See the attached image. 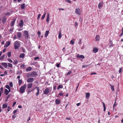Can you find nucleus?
I'll use <instances>...</instances> for the list:
<instances>
[{
	"mask_svg": "<svg viewBox=\"0 0 123 123\" xmlns=\"http://www.w3.org/2000/svg\"><path fill=\"white\" fill-rule=\"evenodd\" d=\"M37 75V74L36 72L33 71L31 73H28L26 75V76L28 77H36Z\"/></svg>",
	"mask_w": 123,
	"mask_h": 123,
	"instance_id": "obj_1",
	"label": "nucleus"
},
{
	"mask_svg": "<svg viewBox=\"0 0 123 123\" xmlns=\"http://www.w3.org/2000/svg\"><path fill=\"white\" fill-rule=\"evenodd\" d=\"M26 86V85L25 84L20 87V91L21 93H23L25 92Z\"/></svg>",
	"mask_w": 123,
	"mask_h": 123,
	"instance_id": "obj_2",
	"label": "nucleus"
},
{
	"mask_svg": "<svg viewBox=\"0 0 123 123\" xmlns=\"http://www.w3.org/2000/svg\"><path fill=\"white\" fill-rule=\"evenodd\" d=\"M14 47L15 49H18L20 45V44L18 41H17L14 42Z\"/></svg>",
	"mask_w": 123,
	"mask_h": 123,
	"instance_id": "obj_3",
	"label": "nucleus"
},
{
	"mask_svg": "<svg viewBox=\"0 0 123 123\" xmlns=\"http://www.w3.org/2000/svg\"><path fill=\"white\" fill-rule=\"evenodd\" d=\"M24 36L25 38L27 39L28 38L29 36L28 31H24Z\"/></svg>",
	"mask_w": 123,
	"mask_h": 123,
	"instance_id": "obj_4",
	"label": "nucleus"
},
{
	"mask_svg": "<svg viewBox=\"0 0 123 123\" xmlns=\"http://www.w3.org/2000/svg\"><path fill=\"white\" fill-rule=\"evenodd\" d=\"M81 11L80 9L78 8L75 9V12L76 14L80 15L81 14Z\"/></svg>",
	"mask_w": 123,
	"mask_h": 123,
	"instance_id": "obj_5",
	"label": "nucleus"
},
{
	"mask_svg": "<svg viewBox=\"0 0 123 123\" xmlns=\"http://www.w3.org/2000/svg\"><path fill=\"white\" fill-rule=\"evenodd\" d=\"M49 88H46L44 91H43V93L44 94H46L49 93Z\"/></svg>",
	"mask_w": 123,
	"mask_h": 123,
	"instance_id": "obj_6",
	"label": "nucleus"
},
{
	"mask_svg": "<svg viewBox=\"0 0 123 123\" xmlns=\"http://www.w3.org/2000/svg\"><path fill=\"white\" fill-rule=\"evenodd\" d=\"M11 44V42L10 41L7 42L5 43L4 45V47L6 48L10 45Z\"/></svg>",
	"mask_w": 123,
	"mask_h": 123,
	"instance_id": "obj_7",
	"label": "nucleus"
},
{
	"mask_svg": "<svg viewBox=\"0 0 123 123\" xmlns=\"http://www.w3.org/2000/svg\"><path fill=\"white\" fill-rule=\"evenodd\" d=\"M103 2L101 1L100 2L98 5V8L99 9H100L103 6Z\"/></svg>",
	"mask_w": 123,
	"mask_h": 123,
	"instance_id": "obj_8",
	"label": "nucleus"
},
{
	"mask_svg": "<svg viewBox=\"0 0 123 123\" xmlns=\"http://www.w3.org/2000/svg\"><path fill=\"white\" fill-rule=\"evenodd\" d=\"M34 80V78H28L27 80V81L28 82H31Z\"/></svg>",
	"mask_w": 123,
	"mask_h": 123,
	"instance_id": "obj_9",
	"label": "nucleus"
},
{
	"mask_svg": "<svg viewBox=\"0 0 123 123\" xmlns=\"http://www.w3.org/2000/svg\"><path fill=\"white\" fill-rule=\"evenodd\" d=\"M98 50V49L96 47H94L93 49V52L94 53H96L97 52Z\"/></svg>",
	"mask_w": 123,
	"mask_h": 123,
	"instance_id": "obj_10",
	"label": "nucleus"
},
{
	"mask_svg": "<svg viewBox=\"0 0 123 123\" xmlns=\"http://www.w3.org/2000/svg\"><path fill=\"white\" fill-rule=\"evenodd\" d=\"M49 13H48L47 14V16L46 19V21L47 23H49Z\"/></svg>",
	"mask_w": 123,
	"mask_h": 123,
	"instance_id": "obj_11",
	"label": "nucleus"
},
{
	"mask_svg": "<svg viewBox=\"0 0 123 123\" xmlns=\"http://www.w3.org/2000/svg\"><path fill=\"white\" fill-rule=\"evenodd\" d=\"M32 68L31 67H27L26 69V72H28L31 71L32 70Z\"/></svg>",
	"mask_w": 123,
	"mask_h": 123,
	"instance_id": "obj_12",
	"label": "nucleus"
},
{
	"mask_svg": "<svg viewBox=\"0 0 123 123\" xmlns=\"http://www.w3.org/2000/svg\"><path fill=\"white\" fill-rule=\"evenodd\" d=\"M76 57L77 58H81L82 59H84L85 58L84 55H80L79 54L76 55Z\"/></svg>",
	"mask_w": 123,
	"mask_h": 123,
	"instance_id": "obj_13",
	"label": "nucleus"
},
{
	"mask_svg": "<svg viewBox=\"0 0 123 123\" xmlns=\"http://www.w3.org/2000/svg\"><path fill=\"white\" fill-rule=\"evenodd\" d=\"M36 88V90L37 91V92L36 93V95L37 96H38L39 94V88L38 87H36L35 89Z\"/></svg>",
	"mask_w": 123,
	"mask_h": 123,
	"instance_id": "obj_14",
	"label": "nucleus"
},
{
	"mask_svg": "<svg viewBox=\"0 0 123 123\" xmlns=\"http://www.w3.org/2000/svg\"><path fill=\"white\" fill-rule=\"evenodd\" d=\"M2 65L5 68H6L8 66L6 62H3L1 63Z\"/></svg>",
	"mask_w": 123,
	"mask_h": 123,
	"instance_id": "obj_15",
	"label": "nucleus"
},
{
	"mask_svg": "<svg viewBox=\"0 0 123 123\" xmlns=\"http://www.w3.org/2000/svg\"><path fill=\"white\" fill-rule=\"evenodd\" d=\"M20 23L19 24V26L20 27H22L23 26L24 23L23 21L22 20H21L20 21Z\"/></svg>",
	"mask_w": 123,
	"mask_h": 123,
	"instance_id": "obj_16",
	"label": "nucleus"
},
{
	"mask_svg": "<svg viewBox=\"0 0 123 123\" xmlns=\"http://www.w3.org/2000/svg\"><path fill=\"white\" fill-rule=\"evenodd\" d=\"M21 32H18L17 33V37L19 38H20L21 37Z\"/></svg>",
	"mask_w": 123,
	"mask_h": 123,
	"instance_id": "obj_17",
	"label": "nucleus"
},
{
	"mask_svg": "<svg viewBox=\"0 0 123 123\" xmlns=\"http://www.w3.org/2000/svg\"><path fill=\"white\" fill-rule=\"evenodd\" d=\"M15 19H13L12 22L11 23V27H12L14 26V24L15 23Z\"/></svg>",
	"mask_w": 123,
	"mask_h": 123,
	"instance_id": "obj_18",
	"label": "nucleus"
},
{
	"mask_svg": "<svg viewBox=\"0 0 123 123\" xmlns=\"http://www.w3.org/2000/svg\"><path fill=\"white\" fill-rule=\"evenodd\" d=\"M110 45L109 47L110 48H111L113 46V42L112 41L110 40L109 41Z\"/></svg>",
	"mask_w": 123,
	"mask_h": 123,
	"instance_id": "obj_19",
	"label": "nucleus"
},
{
	"mask_svg": "<svg viewBox=\"0 0 123 123\" xmlns=\"http://www.w3.org/2000/svg\"><path fill=\"white\" fill-rule=\"evenodd\" d=\"M32 86V83H29L27 84V89H30L31 88Z\"/></svg>",
	"mask_w": 123,
	"mask_h": 123,
	"instance_id": "obj_20",
	"label": "nucleus"
},
{
	"mask_svg": "<svg viewBox=\"0 0 123 123\" xmlns=\"http://www.w3.org/2000/svg\"><path fill=\"white\" fill-rule=\"evenodd\" d=\"M7 107V103L4 104L2 105V108L3 109L6 108Z\"/></svg>",
	"mask_w": 123,
	"mask_h": 123,
	"instance_id": "obj_21",
	"label": "nucleus"
},
{
	"mask_svg": "<svg viewBox=\"0 0 123 123\" xmlns=\"http://www.w3.org/2000/svg\"><path fill=\"white\" fill-rule=\"evenodd\" d=\"M60 99H57L55 100V103L57 104H59L60 103Z\"/></svg>",
	"mask_w": 123,
	"mask_h": 123,
	"instance_id": "obj_22",
	"label": "nucleus"
},
{
	"mask_svg": "<svg viewBox=\"0 0 123 123\" xmlns=\"http://www.w3.org/2000/svg\"><path fill=\"white\" fill-rule=\"evenodd\" d=\"M25 54L24 53H22L19 55V57L20 58H23L25 57Z\"/></svg>",
	"mask_w": 123,
	"mask_h": 123,
	"instance_id": "obj_23",
	"label": "nucleus"
},
{
	"mask_svg": "<svg viewBox=\"0 0 123 123\" xmlns=\"http://www.w3.org/2000/svg\"><path fill=\"white\" fill-rule=\"evenodd\" d=\"M99 37L98 35L96 36L95 37V40L96 41H98L99 40Z\"/></svg>",
	"mask_w": 123,
	"mask_h": 123,
	"instance_id": "obj_24",
	"label": "nucleus"
},
{
	"mask_svg": "<svg viewBox=\"0 0 123 123\" xmlns=\"http://www.w3.org/2000/svg\"><path fill=\"white\" fill-rule=\"evenodd\" d=\"M49 31H46L45 33L44 37H47Z\"/></svg>",
	"mask_w": 123,
	"mask_h": 123,
	"instance_id": "obj_25",
	"label": "nucleus"
},
{
	"mask_svg": "<svg viewBox=\"0 0 123 123\" xmlns=\"http://www.w3.org/2000/svg\"><path fill=\"white\" fill-rule=\"evenodd\" d=\"M62 37V35L61 33V30H60L59 32L58 35V38L59 39H60Z\"/></svg>",
	"mask_w": 123,
	"mask_h": 123,
	"instance_id": "obj_26",
	"label": "nucleus"
},
{
	"mask_svg": "<svg viewBox=\"0 0 123 123\" xmlns=\"http://www.w3.org/2000/svg\"><path fill=\"white\" fill-rule=\"evenodd\" d=\"M90 96V94L89 93H87L86 94V97L87 98H89Z\"/></svg>",
	"mask_w": 123,
	"mask_h": 123,
	"instance_id": "obj_27",
	"label": "nucleus"
},
{
	"mask_svg": "<svg viewBox=\"0 0 123 123\" xmlns=\"http://www.w3.org/2000/svg\"><path fill=\"white\" fill-rule=\"evenodd\" d=\"M18 85L19 86H20L21 85V84L22 83V80H20L19 79H18Z\"/></svg>",
	"mask_w": 123,
	"mask_h": 123,
	"instance_id": "obj_28",
	"label": "nucleus"
},
{
	"mask_svg": "<svg viewBox=\"0 0 123 123\" xmlns=\"http://www.w3.org/2000/svg\"><path fill=\"white\" fill-rule=\"evenodd\" d=\"M46 14V12H44V15H43L41 18V19L42 20H43Z\"/></svg>",
	"mask_w": 123,
	"mask_h": 123,
	"instance_id": "obj_29",
	"label": "nucleus"
},
{
	"mask_svg": "<svg viewBox=\"0 0 123 123\" xmlns=\"http://www.w3.org/2000/svg\"><path fill=\"white\" fill-rule=\"evenodd\" d=\"M5 94L6 95H7L9 93L8 90L6 89H5Z\"/></svg>",
	"mask_w": 123,
	"mask_h": 123,
	"instance_id": "obj_30",
	"label": "nucleus"
},
{
	"mask_svg": "<svg viewBox=\"0 0 123 123\" xmlns=\"http://www.w3.org/2000/svg\"><path fill=\"white\" fill-rule=\"evenodd\" d=\"M110 86L111 87V89L112 91H114V86L113 85H111L110 84Z\"/></svg>",
	"mask_w": 123,
	"mask_h": 123,
	"instance_id": "obj_31",
	"label": "nucleus"
},
{
	"mask_svg": "<svg viewBox=\"0 0 123 123\" xmlns=\"http://www.w3.org/2000/svg\"><path fill=\"white\" fill-rule=\"evenodd\" d=\"M63 86L61 85H59L57 88V90H59L60 88H63Z\"/></svg>",
	"mask_w": 123,
	"mask_h": 123,
	"instance_id": "obj_32",
	"label": "nucleus"
},
{
	"mask_svg": "<svg viewBox=\"0 0 123 123\" xmlns=\"http://www.w3.org/2000/svg\"><path fill=\"white\" fill-rule=\"evenodd\" d=\"M63 94L62 92H60V93L57 96V97L59 98L60 96H63Z\"/></svg>",
	"mask_w": 123,
	"mask_h": 123,
	"instance_id": "obj_33",
	"label": "nucleus"
},
{
	"mask_svg": "<svg viewBox=\"0 0 123 123\" xmlns=\"http://www.w3.org/2000/svg\"><path fill=\"white\" fill-rule=\"evenodd\" d=\"M25 4H23L21 5V8L22 9H24L25 7Z\"/></svg>",
	"mask_w": 123,
	"mask_h": 123,
	"instance_id": "obj_34",
	"label": "nucleus"
},
{
	"mask_svg": "<svg viewBox=\"0 0 123 123\" xmlns=\"http://www.w3.org/2000/svg\"><path fill=\"white\" fill-rule=\"evenodd\" d=\"M103 103L104 107V111H105L106 110V106L105 103L104 102H103Z\"/></svg>",
	"mask_w": 123,
	"mask_h": 123,
	"instance_id": "obj_35",
	"label": "nucleus"
},
{
	"mask_svg": "<svg viewBox=\"0 0 123 123\" xmlns=\"http://www.w3.org/2000/svg\"><path fill=\"white\" fill-rule=\"evenodd\" d=\"M8 66L9 67L12 68V64L10 63H8Z\"/></svg>",
	"mask_w": 123,
	"mask_h": 123,
	"instance_id": "obj_36",
	"label": "nucleus"
},
{
	"mask_svg": "<svg viewBox=\"0 0 123 123\" xmlns=\"http://www.w3.org/2000/svg\"><path fill=\"white\" fill-rule=\"evenodd\" d=\"M18 63V61L17 60H16L14 62H13V64L15 65L17 64Z\"/></svg>",
	"mask_w": 123,
	"mask_h": 123,
	"instance_id": "obj_37",
	"label": "nucleus"
},
{
	"mask_svg": "<svg viewBox=\"0 0 123 123\" xmlns=\"http://www.w3.org/2000/svg\"><path fill=\"white\" fill-rule=\"evenodd\" d=\"M10 94H9L7 96L6 99L5 100V102H7V101L8 100V99L10 97Z\"/></svg>",
	"mask_w": 123,
	"mask_h": 123,
	"instance_id": "obj_38",
	"label": "nucleus"
},
{
	"mask_svg": "<svg viewBox=\"0 0 123 123\" xmlns=\"http://www.w3.org/2000/svg\"><path fill=\"white\" fill-rule=\"evenodd\" d=\"M11 55V52H10L8 53L7 54V55L9 57H10Z\"/></svg>",
	"mask_w": 123,
	"mask_h": 123,
	"instance_id": "obj_39",
	"label": "nucleus"
},
{
	"mask_svg": "<svg viewBox=\"0 0 123 123\" xmlns=\"http://www.w3.org/2000/svg\"><path fill=\"white\" fill-rule=\"evenodd\" d=\"M10 15V13L9 12H7L5 14V16H9Z\"/></svg>",
	"mask_w": 123,
	"mask_h": 123,
	"instance_id": "obj_40",
	"label": "nucleus"
},
{
	"mask_svg": "<svg viewBox=\"0 0 123 123\" xmlns=\"http://www.w3.org/2000/svg\"><path fill=\"white\" fill-rule=\"evenodd\" d=\"M5 87L7 89H10V86L8 85H6L5 86Z\"/></svg>",
	"mask_w": 123,
	"mask_h": 123,
	"instance_id": "obj_41",
	"label": "nucleus"
},
{
	"mask_svg": "<svg viewBox=\"0 0 123 123\" xmlns=\"http://www.w3.org/2000/svg\"><path fill=\"white\" fill-rule=\"evenodd\" d=\"M122 68H120L119 69V73L120 74H121V73L122 71Z\"/></svg>",
	"mask_w": 123,
	"mask_h": 123,
	"instance_id": "obj_42",
	"label": "nucleus"
},
{
	"mask_svg": "<svg viewBox=\"0 0 123 123\" xmlns=\"http://www.w3.org/2000/svg\"><path fill=\"white\" fill-rule=\"evenodd\" d=\"M8 61L10 63H12L13 62V61L11 59L8 58L7 59Z\"/></svg>",
	"mask_w": 123,
	"mask_h": 123,
	"instance_id": "obj_43",
	"label": "nucleus"
},
{
	"mask_svg": "<svg viewBox=\"0 0 123 123\" xmlns=\"http://www.w3.org/2000/svg\"><path fill=\"white\" fill-rule=\"evenodd\" d=\"M9 85L11 87L13 86V84L12 82H11L9 83Z\"/></svg>",
	"mask_w": 123,
	"mask_h": 123,
	"instance_id": "obj_44",
	"label": "nucleus"
},
{
	"mask_svg": "<svg viewBox=\"0 0 123 123\" xmlns=\"http://www.w3.org/2000/svg\"><path fill=\"white\" fill-rule=\"evenodd\" d=\"M89 66V65H84L82 66V67L83 68H86Z\"/></svg>",
	"mask_w": 123,
	"mask_h": 123,
	"instance_id": "obj_45",
	"label": "nucleus"
},
{
	"mask_svg": "<svg viewBox=\"0 0 123 123\" xmlns=\"http://www.w3.org/2000/svg\"><path fill=\"white\" fill-rule=\"evenodd\" d=\"M5 56L4 55H2L0 58V60H2L4 58Z\"/></svg>",
	"mask_w": 123,
	"mask_h": 123,
	"instance_id": "obj_46",
	"label": "nucleus"
},
{
	"mask_svg": "<svg viewBox=\"0 0 123 123\" xmlns=\"http://www.w3.org/2000/svg\"><path fill=\"white\" fill-rule=\"evenodd\" d=\"M70 43L72 44H73L74 43V42L73 41V40H72L70 41Z\"/></svg>",
	"mask_w": 123,
	"mask_h": 123,
	"instance_id": "obj_47",
	"label": "nucleus"
},
{
	"mask_svg": "<svg viewBox=\"0 0 123 123\" xmlns=\"http://www.w3.org/2000/svg\"><path fill=\"white\" fill-rule=\"evenodd\" d=\"M71 72H72L71 71H69L67 73L66 75H69L71 74Z\"/></svg>",
	"mask_w": 123,
	"mask_h": 123,
	"instance_id": "obj_48",
	"label": "nucleus"
},
{
	"mask_svg": "<svg viewBox=\"0 0 123 123\" xmlns=\"http://www.w3.org/2000/svg\"><path fill=\"white\" fill-rule=\"evenodd\" d=\"M41 14H39L38 15L37 17V19H39L40 17L41 16Z\"/></svg>",
	"mask_w": 123,
	"mask_h": 123,
	"instance_id": "obj_49",
	"label": "nucleus"
},
{
	"mask_svg": "<svg viewBox=\"0 0 123 123\" xmlns=\"http://www.w3.org/2000/svg\"><path fill=\"white\" fill-rule=\"evenodd\" d=\"M16 114H15V115H13L12 116V117L13 119H14L16 117Z\"/></svg>",
	"mask_w": 123,
	"mask_h": 123,
	"instance_id": "obj_50",
	"label": "nucleus"
},
{
	"mask_svg": "<svg viewBox=\"0 0 123 123\" xmlns=\"http://www.w3.org/2000/svg\"><path fill=\"white\" fill-rule=\"evenodd\" d=\"M0 91H1L2 93L3 92V87H1L0 89Z\"/></svg>",
	"mask_w": 123,
	"mask_h": 123,
	"instance_id": "obj_51",
	"label": "nucleus"
},
{
	"mask_svg": "<svg viewBox=\"0 0 123 123\" xmlns=\"http://www.w3.org/2000/svg\"><path fill=\"white\" fill-rule=\"evenodd\" d=\"M7 71H5L4 73V75H6L7 74Z\"/></svg>",
	"mask_w": 123,
	"mask_h": 123,
	"instance_id": "obj_52",
	"label": "nucleus"
},
{
	"mask_svg": "<svg viewBox=\"0 0 123 123\" xmlns=\"http://www.w3.org/2000/svg\"><path fill=\"white\" fill-rule=\"evenodd\" d=\"M65 1L69 3H70L71 2V1L70 0H65Z\"/></svg>",
	"mask_w": 123,
	"mask_h": 123,
	"instance_id": "obj_53",
	"label": "nucleus"
},
{
	"mask_svg": "<svg viewBox=\"0 0 123 123\" xmlns=\"http://www.w3.org/2000/svg\"><path fill=\"white\" fill-rule=\"evenodd\" d=\"M13 29H14V28L13 27H12V28H11L10 29V30H9V31H12L13 30Z\"/></svg>",
	"mask_w": 123,
	"mask_h": 123,
	"instance_id": "obj_54",
	"label": "nucleus"
},
{
	"mask_svg": "<svg viewBox=\"0 0 123 123\" xmlns=\"http://www.w3.org/2000/svg\"><path fill=\"white\" fill-rule=\"evenodd\" d=\"M0 68L2 69H5L0 64Z\"/></svg>",
	"mask_w": 123,
	"mask_h": 123,
	"instance_id": "obj_55",
	"label": "nucleus"
},
{
	"mask_svg": "<svg viewBox=\"0 0 123 123\" xmlns=\"http://www.w3.org/2000/svg\"><path fill=\"white\" fill-rule=\"evenodd\" d=\"M17 111V110H15L14 111L13 113L14 115H15L16 114H15V113Z\"/></svg>",
	"mask_w": 123,
	"mask_h": 123,
	"instance_id": "obj_56",
	"label": "nucleus"
},
{
	"mask_svg": "<svg viewBox=\"0 0 123 123\" xmlns=\"http://www.w3.org/2000/svg\"><path fill=\"white\" fill-rule=\"evenodd\" d=\"M39 59V58L38 56H37V57H35L34 58V59L35 60H36L37 59Z\"/></svg>",
	"mask_w": 123,
	"mask_h": 123,
	"instance_id": "obj_57",
	"label": "nucleus"
},
{
	"mask_svg": "<svg viewBox=\"0 0 123 123\" xmlns=\"http://www.w3.org/2000/svg\"><path fill=\"white\" fill-rule=\"evenodd\" d=\"M17 38V37H16V35H15L14 37H13V39H14V40H15V39H16Z\"/></svg>",
	"mask_w": 123,
	"mask_h": 123,
	"instance_id": "obj_58",
	"label": "nucleus"
},
{
	"mask_svg": "<svg viewBox=\"0 0 123 123\" xmlns=\"http://www.w3.org/2000/svg\"><path fill=\"white\" fill-rule=\"evenodd\" d=\"M78 25L77 23V22H75V26L76 27Z\"/></svg>",
	"mask_w": 123,
	"mask_h": 123,
	"instance_id": "obj_59",
	"label": "nucleus"
},
{
	"mask_svg": "<svg viewBox=\"0 0 123 123\" xmlns=\"http://www.w3.org/2000/svg\"><path fill=\"white\" fill-rule=\"evenodd\" d=\"M6 21V18L4 19H3L2 20V22L3 23H4V22L5 21Z\"/></svg>",
	"mask_w": 123,
	"mask_h": 123,
	"instance_id": "obj_60",
	"label": "nucleus"
},
{
	"mask_svg": "<svg viewBox=\"0 0 123 123\" xmlns=\"http://www.w3.org/2000/svg\"><path fill=\"white\" fill-rule=\"evenodd\" d=\"M11 109V108L9 106H8V109H7L8 111H10V109Z\"/></svg>",
	"mask_w": 123,
	"mask_h": 123,
	"instance_id": "obj_61",
	"label": "nucleus"
},
{
	"mask_svg": "<svg viewBox=\"0 0 123 123\" xmlns=\"http://www.w3.org/2000/svg\"><path fill=\"white\" fill-rule=\"evenodd\" d=\"M41 34V32L40 31H37V34L38 35H40Z\"/></svg>",
	"mask_w": 123,
	"mask_h": 123,
	"instance_id": "obj_62",
	"label": "nucleus"
},
{
	"mask_svg": "<svg viewBox=\"0 0 123 123\" xmlns=\"http://www.w3.org/2000/svg\"><path fill=\"white\" fill-rule=\"evenodd\" d=\"M56 66L57 68H59L60 67V64H57L56 65Z\"/></svg>",
	"mask_w": 123,
	"mask_h": 123,
	"instance_id": "obj_63",
	"label": "nucleus"
},
{
	"mask_svg": "<svg viewBox=\"0 0 123 123\" xmlns=\"http://www.w3.org/2000/svg\"><path fill=\"white\" fill-rule=\"evenodd\" d=\"M123 32H121V34H120V35L119 36V37H121V36H122V35H123Z\"/></svg>",
	"mask_w": 123,
	"mask_h": 123,
	"instance_id": "obj_64",
	"label": "nucleus"
}]
</instances>
